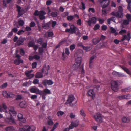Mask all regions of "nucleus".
I'll use <instances>...</instances> for the list:
<instances>
[{"label": "nucleus", "mask_w": 131, "mask_h": 131, "mask_svg": "<svg viewBox=\"0 0 131 131\" xmlns=\"http://www.w3.org/2000/svg\"><path fill=\"white\" fill-rule=\"evenodd\" d=\"M122 82V81L120 80L116 81L112 80L111 82V89L114 91L117 92L118 90L119 86Z\"/></svg>", "instance_id": "obj_1"}, {"label": "nucleus", "mask_w": 131, "mask_h": 131, "mask_svg": "<svg viewBox=\"0 0 131 131\" xmlns=\"http://www.w3.org/2000/svg\"><path fill=\"white\" fill-rule=\"evenodd\" d=\"M77 101L73 95H69L66 104H69L71 106H75L77 105Z\"/></svg>", "instance_id": "obj_2"}, {"label": "nucleus", "mask_w": 131, "mask_h": 131, "mask_svg": "<svg viewBox=\"0 0 131 131\" xmlns=\"http://www.w3.org/2000/svg\"><path fill=\"white\" fill-rule=\"evenodd\" d=\"M99 1L103 9H102L103 14L104 15L106 14L107 12L106 10L104 9L109 5L110 2L109 0H99Z\"/></svg>", "instance_id": "obj_3"}, {"label": "nucleus", "mask_w": 131, "mask_h": 131, "mask_svg": "<svg viewBox=\"0 0 131 131\" xmlns=\"http://www.w3.org/2000/svg\"><path fill=\"white\" fill-rule=\"evenodd\" d=\"M35 129L36 128L34 126L26 125L22 128H20L19 131H35Z\"/></svg>", "instance_id": "obj_4"}, {"label": "nucleus", "mask_w": 131, "mask_h": 131, "mask_svg": "<svg viewBox=\"0 0 131 131\" xmlns=\"http://www.w3.org/2000/svg\"><path fill=\"white\" fill-rule=\"evenodd\" d=\"M78 28L73 24H71L70 26L69 29L66 28L65 30V32H69L71 34H73L75 32V31Z\"/></svg>", "instance_id": "obj_5"}, {"label": "nucleus", "mask_w": 131, "mask_h": 131, "mask_svg": "<svg viewBox=\"0 0 131 131\" xmlns=\"http://www.w3.org/2000/svg\"><path fill=\"white\" fill-rule=\"evenodd\" d=\"M42 84L46 88H47V85H51L54 84V82L51 80L46 79L43 80Z\"/></svg>", "instance_id": "obj_6"}, {"label": "nucleus", "mask_w": 131, "mask_h": 131, "mask_svg": "<svg viewBox=\"0 0 131 131\" xmlns=\"http://www.w3.org/2000/svg\"><path fill=\"white\" fill-rule=\"evenodd\" d=\"M94 117L95 120L97 122L101 123L102 122V117L101 114L99 113H97L94 115Z\"/></svg>", "instance_id": "obj_7"}, {"label": "nucleus", "mask_w": 131, "mask_h": 131, "mask_svg": "<svg viewBox=\"0 0 131 131\" xmlns=\"http://www.w3.org/2000/svg\"><path fill=\"white\" fill-rule=\"evenodd\" d=\"M123 9L122 7L121 6H119L118 11L116 12L118 18H122L123 17Z\"/></svg>", "instance_id": "obj_8"}, {"label": "nucleus", "mask_w": 131, "mask_h": 131, "mask_svg": "<svg viewBox=\"0 0 131 131\" xmlns=\"http://www.w3.org/2000/svg\"><path fill=\"white\" fill-rule=\"evenodd\" d=\"M30 92L32 93H36V94L41 95L42 92L38 88L35 87H33L30 89Z\"/></svg>", "instance_id": "obj_9"}, {"label": "nucleus", "mask_w": 131, "mask_h": 131, "mask_svg": "<svg viewBox=\"0 0 131 131\" xmlns=\"http://www.w3.org/2000/svg\"><path fill=\"white\" fill-rule=\"evenodd\" d=\"M123 38L119 40V42L123 41L125 40H126L128 41H129L131 38L130 34V32H128L127 35H125L123 36Z\"/></svg>", "instance_id": "obj_10"}, {"label": "nucleus", "mask_w": 131, "mask_h": 131, "mask_svg": "<svg viewBox=\"0 0 131 131\" xmlns=\"http://www.w3.org/2000/svg\"><path fill=\"white\" fill-rule=\"evenodd\" d=\"M112 75L114 77H121L124 76L123 73L119 72L116 71H114L112 73Z\"/></svg>", "instance_id": "obj_11"}, {"label": "nucleus", "mask_w": 131, "mask_h": 131, "mask_svg": "<svg viewBox=\"0 0 131 131\" xmlns=\"http://www.w3.org/2000/svg\"><path fill=\"white\" fill-rule=\"evenodd\" d=\"M46 13L44 11H40V14L39 16L40 19L41 20L45 19L46 18L45 15H46Z\"/></svg>", "instance_id": "obj_12"}, {"label": "nucleus", "mask_w": 131, "mask_h": 131, "mask_svg": "<svg viewBox=\"0 0 131 131\" xmlns=\"http://www.w3.org/2000/svg\"><path fill=\"white\" fill-rule=\"evenodd\" d=\"M25 40V39L24 38L21 37H20L16 43L17 45L18 46L23 45L24 41Z\"/></svg>", "instance_id": "obj_13"}, {"label": "nucleus", "mask_w": 131, "mask_h": 131, "mask_svg": "<svg viewBox=\"0 0 131 131\" xmlns=\"http://www.w3.org/2000/svg\"><path fill=\"white\" fill-rule=\"evenodd\" d=\"M97 18L96 17H92L91 20H89L87 21V23L88 25L90 26L92 23H95L96 22Z\"/></svg>", "instance_id": "obj_14"}, {"label": "nucleus", "mask_w": 131, "mask_h": 131, "mask_svg": "<svg viewBox=\"0 0 131 131\" xmlns=\"http://www.w3.org/2000/svg\"><path fill=\"white\" fill-rule=\"evenodd\" d=\"M18 120L20 121L23 123H25L26 122L25 119L23 117V116L22 114L19 113L18 115Z\"/></svg>", "instance_id": "obj_15"}, {"label": "nucleus", "mask_w": 131, "mask_h": 131, "mask_svg": "<svg viewBox=\"0 0 131 131\" xmlns=\"http://www.w3.org/2000/svg\"><path fill=\"white\" fill-rule=\"evenodd\" d=\"M88 95L93 99L95 96L94 92L93 90H90L88 92Z\"/></svg>", "instance_id": "obj_16"}, {"label": "nucleus", "mask_w": 131, "mask_h": 131, "mask_svg": "<svg viewBox=\"0 0 131 131\" xmlns=\"http://www.w3.org/2000/svg\"><path fill=\"white\" fill-rule=\"evenodd\" d=\"M41 72H42V73H44L46 75H48V72L47 69V67L46 65L44 66L43 68L42 69Z\"/></svg>", "instance_id": "obj_17"}, {"label": "nucleus", "mask_w": 131, "mask_h": 131, "mask_svg": "<svg viewBox=\"0 0 131 131\" xmlns=\"http://www.w3.org/2000/svg\"><path fill=\"white\" fill-rule=\"evenodd\" d=\"M14 63L17 65H19L20 63H23V61L22 60L19 59H16L14 60Z\"/></svg>", "instance_id": "obj_18"}, {"label": "nucleus", "mask_w": 131, "mask_h": 131, "mask_svg": "<svg viewBox=\"0 0 131 131\" xmlns=\"http://www.w3.org/2000/svg\"><path fill=\"white\" fill-rule=\"evenodd\" d=\"M7 121L8 122V123L10 124H15V122L13 118L11 117L10 118H8L7 119Z\"/></svg>", "instance_id": "obj_19"}, {"label": "nucleus", "mask_w": 131, "mask_h": 131, "mask_svg": "<svg viewBox=\"0 0 131 131\" xmlns=\"http://www.w3.org/2000/svg\"><path fill=\"white\" fill-rule=\"evenodd\" d=\"M100 41L99 37H96L93 38L92 40V42L93 44L96 45Z\"/></svg>", "instance_id": "obj_20"}, {"label": "nucleus", "mask_w": 131, "mask_h": 131, "mask_svg": "<svg viewBox=\"0 0 131 131\" xmlns=\"http://www.w3.org/2000/svg\"><path fill=\"white\" fill-rule=\"evenodd\" d=\"M122 121L125 123H128L129 122L130 119V118L128 117L124 116L122 119Z\"/></svg>", "instance_id": "obj_21"}, {"label": "nucleus", "mask_w": 131, "mask_h": 131, "mask_svg": "<svg viewBox=\"0 0 131 131\" xmlns=\"http://www.w3.org/2000/svg\"><path fill=\"white\" fill-rule=\"evenodd\" d=\"M51 23L50 22H49L47 23L44 24L42 25L43 28L45 29H48L49 27V25Z\"/></svg>", "instance_id": "obj_22"}, {"label": "nucleus", "mask_w": 131, "mask_h": 131, "mask_svg": "<svg viewBox=\"0 0 131 131\" xmlns=\"http://www.w3.org/2000/svg\"><path fill=\"white\" fill-rule=\"evenodd\" d=\"M82 61V58L81 57H78L75 60V63L79 65H81Z\"/></svg>", "instance_id": "obj_23"}, {"label": "nucleus", "mask_w": 131, "mask_h": 131, "mask_svg": "<svg viewBox=\"0 0 131 131\" xmlns=\"http://www.w3.org/2000/svg\"><path fill=\"white\" fill-rule=\"evenodd\" d=\"M32 81H26L23 84V86L28 87L31 84Z\"/></svg>", "instance_id": "obj_24"}, {"label": "nucleus", "mask_w": 131, "mask_h": 131, "mask_svg": "<svg viewBox=\"0 0 131 131\" xmlns=\"http://www.w3.org/2000/svg\"><path fill=\"white\" fill-rule=\"evenodd\" d=\"M19 106L22 108L26 107L27 105L25 101H24L21 102L19 104Z\"/></svg>", "instance_id": "obj_25"}, {"label": "nucleus", "mask_w": 131, "mask_h": 131, "mask_svg": "<svg viewBox=\"0 0 131 131\" xmlns=\"http://www.w3.org/2000/svg\"><path fill=\"white\" fill-rule=\"evenodd\" d=\"M58 14L56 11L52 12L50 14V16L53 17H57Z\"/></svg>", "instance_id": "obj_26"}, {"label": "nucleus", "mask_w": 131, "mask_h": 131, "mask_svg": "<svg viewBox=\"0 0 131 131\" xmlns=\"http://www.w3.org/2000/svg\"><path fill=\"white\" fill-rule=\"evenodd\" d=\"M94 58L95 57L94 56H93L91 57L90 58L89 64V67L90 68H91L92 66V64L93 62V61Z\"/></svg>", "instance_id": "obj_27"}, {"label": "nucleus", "mask_w": 131, "mask_h": 131, "mask_svg": "<svg viewBox=\"0 0 131 131\" xmlns=\"http://www.w3.org/2000/svg\"><path fill=\"white\" fill-rule=\"evenodd\" d=\"M42 73V72H37L35 75L36 78H42L43 76Z\"/></svg>", "instance_id": "obj_28"}, {"label": "nucleus", "mask_w": 131, "mask_h": 131, "mask_svg": "<svg viewBox=\"0 0 131 131\" xmlns=\"http://www.w3.org/2000/svg\"><path fill=\"white\" fill-rule=\"evenodd\" d=\"M79 121L78 120H75L73 121L72 122V124L74 126L76 127L78 126L79 124Z\"/></svg>", "instance_id": "obj_29"}, {"label": "nucleus", "mask_w": 131, "mask_h": 131, "mask_svg": "<svg viewBox=\"0 0 131 131\" xmlns=\"http://www.w3.org/2000/svg\"><path fill=\"white\" fill-rule=\"evenodd\" d=\"M121 67L124 71L126 72L127 73L129 74H130V71L127 68L123 66H121Z\"/></svg>", "instance_id": "obj_30"}, {"label": "nucleus", "mask_w": 131, "mask_h": 131, "mask_svg": "<svg viewBox=\"0 0 131 131\" xmlns=\"http://www.w3.org/2000/svg\"><path fill=\"white\" fill-rule=\"evenodd\" d=\"M15 95L14 94H13L12 92H8V96L7 98H14L15 97Z\"/></svg>", "instance_id": "obj_31"}, {"label": "nucleus", "mask_w": 131, "mask_h": 131, "mask_svg": "<svg viewBox=\"0 0 131 131\" xmlns=\"http://www.w3.org/2000/svg\"><path fill=\"white\" fill-rule=\"evenodd\" d=\"M80 65L79 64H78L76 63H75L72 66L74 70H75L77 69L80 66Z\"/></svg>", "instance_id": "obj_32"}, {"label": "nucleus", "mask_w": 131, "mask_h": 131, "mask_svg": "<svg viewBox=\"0 0 131 131\" xmlns=\"http://www.w3.org/2000/svg\"><path fill=\"white\" fill-rule=\"evenodd\" d=\"M130 87L125 88L124 89H122L121 90V91L122 92H125L129 91H130Z\"/></svg>", "instance_id": "obj_33"}, {"label": "nucleus", "mask_w": 131, "mask_h": 131, "mask_svg": "<svg viewBox=\"0 0 131 131\" xmlns=\"http://www.w3.org/2000/svg\"><path fill=\"white\" fill-rule=\"evenodd\" d=\"M74 17L71 15H68L67 17V20L69 21H71L74 19Z\"/></svg>", "instance_id": "obj_34"}, {"label": "nucleus", "mask_w": 131, "mask_h": 131, "mask_svg": "<svg viewBox=\"0 0 131 131\" xmlns=\"http://www.w3.org/2000/svg\"><path fill=\"white\" fill-rule=\"evenodd\" d=\"M42 91L45 93L48 94H50L51 93L50 90L47 88L44 89Z\"/></svg>", "instance_id": "obj_35"}, {"label": "nucleus", "mask_w": 131, "mask_h": 131, "mask_svg": "<svg viewBox=\"0 0 131 131\" xmlns=\"http://www.w3.org/2000/svg\"><path fill=\"white\" fill-rule=\"evenodd\" d=\"M47 123L48 125L52 126L54 124V122L52 120H47Z\"/></svg>", "instance_id": "obj_36"}, {"label": "nucleus", "mask_w": 131, "mask_h": 131, "mask_svg": "<svg viewBox=\"0 0 131 131\" xmlns=\"http://www.w3.org/2000/svg\"><path fill=\"white\" fill-rule=\"evenodd\" d=\"M37 42L39 44L42 45L43 42V39L40 38L37 41Z\"/></svg>", "instance_id": "obj_37"}, {"label": "nucleus", "mask_w": 131, "mask_h": 131, "mask_svg": "<svg viewBox=\"0 0 131 131\" xmlns=\"http://www.w3.org/2000/svg\"><path fill=\"white\" fill-rule=\"evenodd\" d=\"M126 16L127 19L131 22V14H127L126 15Z\"/></svg>", "instance_id": "obj_38"}, {"label": "nucleus", "mask_w": 131, "mask_h": 131, "mask_svg": "<svg viewBox=\"0 0 131 131\" xmlns=\"http://www.w3.org/2000/svg\"><path fill=\"white\" fill-rule=\"evenodd\" d=\"M64 113L62 111H58L56 115H57L59 116H62Z\"/></svg>", "instance_id": "obj_39"}, {"label": "nucleus", "mask_w": 131, "mask_h": 131, "mask_svg": "<svg viewBox=\"0 0 131 131\" xmlns=\"http://www.w3.org/2000/svg\"><path fill=\"white\" fill-rule=\"evenodd\" d=\"M14 128L13 126H9L6 127V131H13Z\"/></svg>", "instance_id": "obj_40"}, {"label": "nucleus", "mask_w": 131, "mask_h": 131, "mask_svg": "<svg viewBox=\"0 0 131 131\" xmlns=\"http://www.w3.org/2000/svg\"><path fill=\"white\" fill-rule=\"evenodd\" d=\"M8 94V92L7 93L6 91H3L2 92L3 95L4 97L7 98V97Z\"/></svg>", "instance_id": "obj_41"}, {"label": "nucleus", "mask_w": 131, "mask_h": 131, "mask_svg": "<svg viewBox=\"0 0 131 131\" xmlns=\"http://www.w3.org/2000/svg\"><path fill=\"white\" fill-rule=\"evenodd\" d=\"M2 108H3L4 110H5L4 111H5V113H7V111L6 110L7 108V107L6 106L5 104V103H3L2 104Z\"/></svg>", "instance_id": "obj_42"}, {"label": "nucleus", "mask_w": 131, "mask_h": 131, "mask_svg": "<svg viewBox=\"0 0 131 131\" xmlns=\"http://www.w3.org/2000/svg\"><path fill=\"white\" fill-rule=\"evenodd\" d=\"M130 22L127 19L124 20L123 21V24L125 25H127L129 24Z\"/></svg>", "instance_id": "obj_43"}, {"label": "nucleus", "mask_w": 131, "mask_h": 131, "mask_svg": "<svg viewBox=\"0 0 131 131\" xmlns=\"http://www.w3.org/2000/svg\"><path fill=\"white\" fill-rule=\"evenodd\" d=\"M9 114L10 116L12 117V116H14L15 115L17 114V112L16 111L14 110L11 113H9Z\"/></svg>", "instance_id": "obj_44"}, {"label": "nucleus", "mask_w": 131, "mask_h": 131, "mask_svg": "<svg viewBox=\"0 0 131 131\" xmlns=\"http://www.w3.org/2000/svg\"><path fill=\"white\" fill-rule=\"evenodd\" d=\"M101 30L103 31H106V30L107 28V26L105 25H103L101 27Z\"/></svg>", "instance_id": "obj_45"}, {"label": "nucleus", "mask_w": 131, "mask_h": 131, "mask_svg": "<svg viewBox=\"0 0 131 131\" xmlns=\"http://www.w3.org/2000/svg\"><path fill=\"white\" fill-rule=\"evenodd\" d=\"M80 114L83 117H85V114L84 113V111L83 109H81L80 111Z\"/></svg>", "instance_id": "obj_46"}, {"label": "nucleus", "mask_w": 131, "mask_h": 131, "mask_svg": "<svg viewBox=\"0 0 131 131\" xmlns=\"http://www.w3.org/2000/svg\"><path fill=\"white\" fill-rule=\"evenodd\" d=\"M78 30V31L77 32H76V30L75 31V32L74 33L75 35L79 37H81V33L79 31V30L78 29H77Z\"/></svg>", "instance_id": "obj_47"}, {"label": "nucleus", "mask_w": 131, "mask_h": 131, "mask_svg": "<svg viewBox=\"0 0 131 131\" xmlns=\"http://www.w3.org/2000/svg\"><path fill=\"white\" fill-rule=\"evenodd\" d=\"M2 5L4 8L7 7L6 0H2Z\"/></svg>", "instance_id": "obj_48"}, {"label": "nucleus", "mask_w": 131, "mask_h": 131, "mask_svg": "<svg viewBox=\"0 0 131 131\" xmlns=\"http://www.w3.org/2000/svg\"><path fill=\"white\" fill-rule=\"evenodd\" d=\"M69 48L70 50L72 51L75 48V46L74 44H72L69 46Z\"/></svg>", "instance_id": "obj_49"}, {"label": "nucleus", "mask_w": 131, "mask_h": 131, "mask_svg": "<svg viewBox=\"0 0 131 131\" xmlns=\"http://www.w3.org/2000/svg\"><path fill=\"white\" fill-rule=\"evenodd\" d=\"M43 49V48L41 47H39L38 49V50L39 53L40 54H42L44 50Z\"/></svg>", "instance_id": "obj_50"}, {"label": "nucleus", "mask_w": 131, "mask_h": 131, "mask_svg": "<svg viewBox=\"0 0 131 131\" xmlns=\"http://www.w3.org/2000/svg\"><path fill=\"white\" fill-rule=\"evenodd\" d=\"M7 83L6 82L0 86V88L2 89H4L6 88L7 86Z\"/></svg>", "instance_id": "obj_51"}, {"label": "nucleus", "mask_w": 131, "mask_h": 131, "mask_svg": "<svg viewBox=\"0 0 131 131\" xmlns=\"http://www.w3.org/2000/svg\"><path fill=\"white\" fill-rule=\"evenodd\" d=\"M40 14V11L39 12L38 10H36L35 11L33 15L35 16H38Z\"/></svg>", "instance_id": "obj_52"}, {"label": "nucleus", "mask_w": 131, "mask_h": 131, "mask_svg": "<svg viewBox=\"0 0 131 131\" xmlns=\"http://www.w3.org/2000/svg\"><path fill=\"white\" fill-rule=\"evenodd\" d=\"M33 71L32 70H31L29 71L28 70H26L25 71V75L26 76L28 75H29L30 74V73L32 72Z\"/></svg>", "instance_id": "obj_53"}, {"label": "nucleus", "mask_w": 131, "mask_h": 131, "mask_svg": "<svg viewBox=\"0 0 131 131\" xmlns=\"http://www.w3.org/2000/svg\"><path fill=\"white\" fill-rule=\"evenodd\" d=\"M100 27V25L98 24H96L94 26V30H96L99 29Z\"/></svg>", "instance_id": "obj_54"}, {"label": "nucleus", "mask_w": 131, "mask_h": 131, "mask_svg": "<svg viewBox=\"0 0 131 131\" xmlns=\"http://www.w3.org/2000/svg\"><path fill=\"white\" fill-rule=\"evenodd\" d=\"M19 25L20 26H22L24 24V21L22 20H20L18 21Z\"/></svg>", "instance_id": "obj_55"}, {"label": "nucleus", "mask_w": 131, "mask_h": 131, "mask_svg": "<svg viewBox=\"0 0 131 131\" xmlns=\"http://www.w3.org/2000/svg\"><path fill=\"white\" fill-rule=\"evenodd\" d=\"M20 53L22 56H24L25 54V51L22 48H21L20 49Z\"/></svg>", "instance_id": "obj_56"}, {"label": "nucleus", "mask_w": 131, "mask_h": 131, "mask_svg": "<svg viewBox=\"0 0 131 131\" xmlns=\"http://www.w3.org/2000/svg\"><path fill=\"white\" fill-rule=\"evenodd\" d=\"M105 37L103 35L101 36L100 38H99V40L100 41H103L105 39Z\"/></svg>", "instance_id": "obj_57"}, {"label": "nucleus", "mask_w": 131, "mask_h": 131, "mask_svg": "<svg viewBox=\"0 0 131 131\" xmlns=\"http://www.w3.org/2000/svg\"><path fill=\"white\" fill-rule=\"evenodd\" d=\"M81 3L82 5V8H81L80 9H82L83 10H84L86 8L85 4L83 2H81Z\"/></svg>", "instance_id": "obj_58"}, {"label": "nucleus", "mask_w": 131, "mask_h": 131, "mask_svg": "<svg viewBox=\"0 0 131 131\" xmlns=\"http://www.w3.org/2000/svg\"><path fill=\"white\" fill-rule=\"evenodd\" d=\"M34 45V43L31 41H30L28 43V46L29 47H33Z\"/></svg>", "instance_id": "obj_59"}, {"label": "nucleus", "mask_w": 131, "mask_h": 131, "mask_svg": "<svg viewBox=\"0 0 131 131\" xmlns=\"http://www.w3.org/2000/svg\"><path fill=\"white\" fill-rule=\"evenodd\" d=\"M54 34L52 32H48V35L49 37H52Z\"/></svg>", "instance_id": "obj_60"}, {"label": "nucleus", "mask_w": 131, "mask_h": 131, "mask_svg": "<svg viewBox=\"0 0 131 131\" xmlns=\"http://www.w3.org/2000/svg\"><path fill=\"white\" fill-rule=\"evenodd\" d=\"M24 13V9H21L18 12V13L20 15H22Z\"/></svg>", "instance_id": "obj_61"}, {"label": "nucleus", "mask_w": 131, "mask_h": 131, "mask_svg": "<svg viewBox=\"0 0 131 131\" xmlns=\"http://www.w3.org/2000/svg\"><path fill=\"white\" fill-rule=\"evenodd\" d=\"M126 2L128 3L127 7H128L131 6V0H126Z\"/></svg>", "instance_id": "obj_62"}, {"label": "nucleus", "mask_w": 131, "mask_h": 131, "mask_svg": "<svg viewBox=\"0 0 131 131\" xmlns=\"http://www.w3.org/2000/svg\"><path fill=\"white\" fill-rule=\"evenodd\" d=\"M125 99H131V95L130 94H128L125 95Z\"/></svg>", "instance_id": "obj_63"}, {"label": "nucleus", "mask_w": 131, "mask_h": 131, "mask_svg": "<svg viewBox=\"0 0 131 131\" xmlns=\"http://www.w3.org/2000/svg\"><path fill=\"white\" fill-rule=\"evenodd\" d=\"M18 30L17 28H14L13 29H12L11 30V31L13 32H14L15 33H16L18 31Z\"/></svg>", "instance_id": "obj_64"}]
</instances>
